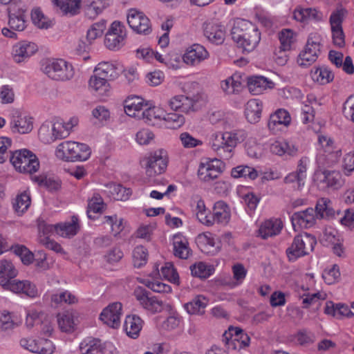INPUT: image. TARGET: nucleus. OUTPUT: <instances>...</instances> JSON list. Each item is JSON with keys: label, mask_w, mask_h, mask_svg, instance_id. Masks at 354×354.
<instances>
[{"label": "nucleus", "mask_w": 354, "mask_h": 354, "mask_svg": "<svg viewBox=\"0 0 354 354\" xmlns=\"http://www.w3.org/2000/svg\"><path fill=\"white\" fill-rule=\"evenodd\" d=\"M232 38L243 51H252L261 40V32L257 26L242 19L235 21L231 30Z\"/></svg>", "instance_id": "1"}, {"label": "nucleus", "mask_w": 354, "mask_h": 354, "mask_svg": "<svg viewBox=\"0 0 354 354\" xmlns=\"http://www.w3.org/2000/svg\"><path fill=\"white\" fill-rule=\"evenodd\" d=\"M41 70L48 77L57 82L69 81L75 75V68L73 64L59 58L42 59Z\"/></svg>", "instance_id": "2"}, {"label": "nucleus", "mask_w": 354, "mask_h": 354, "mask_svg": "<svg viewBox=\"0 0 354 354\" xmlns=\"http://www.w3.org/2000/svg\"><path fill=\"white\" fill-rule=\"evenodd\" d=\"M55 156L64 162L86 161L88 159V145L86 143L65 140L55 149Z\"/></svg>", "instance_id": "3"}, {"label": "nucleus", "mask_w": 354, "mask_h": 354, "mask_svg": "<svg viewBox=\"0 0 354 354\" xmlns=\"http://www.w3.org/2000/svg\"><path fill=\"white\" fill-rule=\"evenodd\" d=\"M317 243L315 237L308 233L297 235L290 245L286 249L287 257L290 261L308 255L311 252Z\"/></svg>", "instance_id": "4"}, {"label": "nucleus", "mask_w": 354, "mask_h": 354, "mask_svg": "<svg viewBox=\"0 0 354 354\" xmlns=\"http://www.w3.org/2000/svg\"><path fill=\"white\" fill-rule=\"evenodd\" d=\"M10 162L16 170L21 173H34L39 167V162L35 153L23 149L17 150L11 156Z\"/></svg>", "instance_id": "5"}, {"label": "nucleus", "mask_w": 354, "mask_h": 354, "mask_svg": "<svg viewBox=\"0 0 354 354\" xmlns=\"http://www.w3.org/2000/svg\"><path fill=\"white\" fill-rule=\"evenodd\" d=\"M206 100L207 96L203 93H197L192 97L184 95H176L169 100V104L174 111L187 113L197 111Z\"/></svg>", "instance_id": "6"}, {"label": "nucleus", "mask_w": 354, "mask_h": 354, "mask_svg": "<svg viewBox=\"0 0 354 354\" xmlns=\"http://www.w3.org/2000/svg\"><path fill=\"white\" fill-rule=\"evenodd\" d=\"M167 163V152L162 149L151 152L141 161L142 166L145 169L146 174L149 177L164 173Z\"/></svg>", "instance_id": "7"}, {"label": "nucleus", "mask_w": 354, "mask_h": 354, "mask_svg": "<svg viewBox=\"0 0 354 354\" xmlns=\"http://www.w3.org/2000/svg\"><path fill=\"white\" fill-rule=\"evenodd\" d=\"M38 51L37 44L30 40L23 39L12 44L10 55L14 63L20 64L27 62Z\"/></svg>", "instance_id": "8"}, {"label": "nucleus", "mask_w": 354, "mask_h": 354, "mask_svg": "<svg viewBox=\"0 0 354 354\" xmlns=\"http://www.w3.org/2000/svg\"><path fill=\"white\" fill-rule=\"evenodd\" d=\"M19 344L24 349L34 354H53L55 351V346L52 341L39 337H22Z\"/></svg>", "instance_id": "9"}, {"label": "nucleus", "mask_w": 354, "mask_h": 354, "mask_svg": "<svg viewBox=\"0 0 354 354\" xmlns=\"http://www.w3.org/2000/svg\"><path fill=\"white\" fill-rule=\"evenodd\" d=\"M124 26L120 21H113L105 35L104 44L110 50H118L124 45L126 38Z\"/></svg>", "instance_id": "10"}, {"label": "nucleus", "mask_w": 354, "mask_h": 354, "mask_svg": "<svg viewBox=\"0 0 354 354\" xmlns=\"http://www.w3.org/2000/svg\"><path fill=\"white\" fill-rule=\"evenodd\" d=\"M319 38L316 36L308 37L304 50L299 54L297 63L300 66L308 67L318 58L321 52Z\"/></svg>", "instance_id": "11"}, {"label": "nucleus", "mask_w": 354, "mask_h": 354, "mask_svg": "<svg viewBox=\"0 0 354 354\" xmlns=\"http://www.w3.org/2000/svg\"><path fill=\"white\" fill-rule=\"evenodd\" d=\"M223 342L227 345L228 348L240 350L249 346L250 337L241 328L230 326L228 330L223 335Z\"/></svg>", "instance_id": "12"}, {"label": "nucleus", "mask_w": 354, "mask_h": 354, "mask_svg": "<svg viewBox=\"0 0 354 354\" xmlns=\"http://www.w3.org/2000/svg\"><path fill=\"white\" fill-rule=\"evenodd\" d=\"M79 229V219L77 216H73L70 221L60 223L57 225L40 224V232L45 234V231H55L57 234L62 237L70 238L75 236Z\"/></svg>", "instance_id": "13"}, {"label": "nucleus", "mask_w": 354, "mask_h": 354, "mask_svg": "<svg viewBox=\"0 0 354 354\" xmlns=\"http://www.w3.org/2000/svg\"><path fill=\"white\" fill-rule=\"evenodd\" d=\"M134 296L139 304L152 314L160 313L163 309L162 301L157 297L152 296L151 293L142 287H138L134 290Z\"/></svg>", "instance_id": "14"}, {"label": "nucleus", "mask_w": 354, "mask_h": 354, "mask_svg": "<svg viewBox=\"0 0 354 354\" xmlns=\"http://www.w3.org/2000/svg\"><path fill=\"white\" fill-rule=\"evenodd\" d=\"M314 180L317 186L322 189H339L342 185L341 174L335 170H319L315 171Z\"/></svg>", "instance_id": "15"}, {"label": "nucleus", "mask_w": 354, "mask_h": 354, "mask_svg": "<svg viewBox=\"0 0 354 354\" xmlns=\"http://www.w3.org/2000/svg\"><path fill=\"white\" fill-rule=\"evenodd\" d=\"M127 22L130 28L138 34L149 35L152 30L149 19L136 9L129 10Z\"/></svg>", "instance_id": "16"}, {"label": "nucleus", "mask_w": 354, "mask_h": 354, "mask_svg": "<svg viewBox=\"0 0 354 354\" xmlns=\"http://www.w3.org/2000/svg\"><path fill=\"white\" fill-rule=\"evenodd\" d=\"M224 168V162L215 158L207 162H201L198 170V176L201 180L209 182L217 178Z\"/></svg>", "instance_id": "17"}, {"label": "nucleus", "mask_w": 354, "mask_h": 354, "mask_svg": "<svg viewBox=\"0 0 354 354\" xmlns=\"http://www.w3.org/2000/svg\"><path fill=\"white\" fill-rule=\"evenodd\" d=\"M57 140L67 138L79 124L77 116L73 115L66 119L55 118L52 119Z\"/></svg>", "instance_id": "18"}, {"label": "nucleus", "mask_w": 354, "mask_h": 354, "mask_svg": "<svg viewBox=\"0 0 354 354\" xmlns=\"http://www.w3.org/2000/svg\"><path fill=\"white\" fill-rule=\"evenodd\" d=\"M122 311V304L120 302L111 303L103 309L100 315V319L108 326L118 328L120 326Z\"/></svg>", "instance_id": "19"}, {"label": "nucleus", "mask_w": 354, "mask_h": 354, "mask_svg": "<svg viewBox=\"0 0 354 354\" xmlns=\"http://www.w3.org/2000/svg\"><path fill=\"white\" fill-rule=\"evenodd\" d=\"M43 299L50 301L54 306H59L63 304L72 305L78 303L79 301L74 293L64 289L48 290L44 295Z\"/></svg>", "instance_id": "20"}, {"label": "nucleus", "mask_w": 354, "mask_h": 354, "mask_svg": "<svg viewBox=\"0 0 354 354\" xmlns=\"http://www.w3.org/2000/svg\"><path fill=\"white\" fill-rule=\"evenodd\" d=\"M82 320L81 315L75 310H66L57 315V324L62 332L72 333Z\"/></svg>", "instance_id": "21"}, {"label": "nucleus", "mask_w": 354, "mask_h": 354, "mask_svg": "<svg viewBox=\"0 0 354 354\" xmlns=\"http://www.w3.org/2000/svg\"><path fill=\"white\" fill-rule=\"evenodd\" d=\"M6 290L30 298H35L39 295L36 285L28 280H13Z\"/></svg>", "instance_id": "22"}, {"label": "nucleus", "mask_w": 354, "mask_h": 354, "mask_svg": "<svg viewBox=\"0 0 354 354\" xmlns=\"http://www.w3.org/2000/svg\"><path fill=\"white\" fill-rule=\"evenodd\" d=\"M204 35L212 44L216 45L223 43L225 37V29L223 25L214 23H205Z\"/></svg>", "instance_id": "23"}, {"label": "nucleus", "mask_w": 354, "mask_h": 354, "mask_svg": "<svg viewBox=\"0 0 354 354\" xmlns=\"http://www.w3.org/2000/svg\"><path fill=\"white\" fill-rule=\"evenodd\" d=\"M209 57V53L204 46L195 44L183 55V61L187 64L194 66Z\"/></svg>", "instance_id": "24"}, {"label": "nucleus", "mask_w": 354, "mask_h": 354, "mask_svg": "<svg viewBox=\"0 0 354 354\" xmlns=\"http://www.w3.org/2000/svg\"><path fill=\"white\" fill-rule=\"evenodd\" d=\"M18 274V270L10 260L2 259L0 260V286L4 289L12 282Z\"/></svg>", "instance_id": "25"}, {"label": "nucleus", "mask_w": 354, "mask_h": 354, "mask_svg": "<svg viewBox=\"0 0 354 354\" xmlns=\"http://www.w3.org/2000/svg\"><path fill=\"white\" fill-rule=\"evenodd\" d=\"M316 217L315 209L309 207L304 211L295 212L291 216V221L294 227L298 225L300 227L308 228L315 224Z\"/></svg>", "instance_id": "26"}, {"label": "nucleus", "mask_w": 354, "mask_h": 354, "mask_svg": "<svg viewBox=\"0 0 354 354\" xmlns=\"http://www.w3.org/2000/svg\"><path fill=\"white\" fill-rule=\"evenodd\" d=\"M143 324L144 321L138 315H129L125 317L123 328L129 337L136 339L140 336Z\"/></svg>", "instance_id": "27"}, {"label": "nucleus", "mask_w": 354, "mask_h": 354, "mask_svg": "<svg viewBox=\"0 0 354 354\" xmlns=\"http://www.w3.org/2000/svg\"><path fill=\"white\" fill-rule=\"evenodd\" d=\"M25 6L17 9L12 8L8 12V25L12 30L23 31L26 27Z\"/></svg>", "instance_id": "28"}, {"label": "nucleus", "mask_w": 354, "mask_h": 354, "mask_svg": "<svg viewBox=\"0 0 354 354\" xmlns=\"http://www.w3.org/2000/svg\"><path fill=\"white\" fill-rule=\"evenodd\" d=\"M52 3L63 15L75 16L81 9V0H52Z\"/></svg>", "instance_id": "29"}, {"label": "nucleus", "mask_w": 354, "mask_h": 354, "mask_svg": "<svg viewBox=\"0 0 354 354\" xmlns=\"http://www.w3.org/2000/svg\"><path fill=\"white\" fill-rule=\"evenodd\" d=\"M95 75H99L106 79L113 80L120 75L118 64L111 62H100L93 71Z\"/></svg>", "instance_id": "30"}, {"label": "nucleus", "mask_w": 354, "mask_h": 354, "mask_svg": "<svg viewBox=\"0 0 354 354\" xmlns=\"http://www.w3.org/2000/svg\"><path fill=\"white\" fill-rule=\"evenodd\" d=\"M274 83L263 76H253L248 79V86L253 95H259L268 88H272Z\"/></svg>", "instance_id": "31"}, {"label": "nucleus", "mask_w": 354, "mask_h": 354, "mask_svg": "<svg viewBox=\"0 0 354 354\" xmlns=\"http://www.w3.org/2000/svg\"><path fill=\"white\" fill-rule=\"evenodd\" d=\"M147 106V104H144V100L138 96L129 97L124 102L125 113L133 118H140L143 108Z\"/></svg>", "instance_id": "32"}, {"label": "nucleus", "mask_w": 354, "mask_h": 354, "mask_svg": "<svg viewBox=\"0 0 354 354\" xmlns=\"http://www.w3.org/2000/svg\"><path fill=\"white\" fill-rule=\"evenodd\" d=\"M283 228V223L280 219H270L263 222L259 230V236L263 239L279 234Z\"/></svg>", "instance_id": "33"}, {"label": "nucleus", "mask_w": 354, "mask_h": 354, "mask_svg": "<svg viewBox=\"0 0 354 354\" xmlns=\"http://www.w3.org/2000/svg\"><path fill=\"white\" fill-rule=\"evenodd\" d=\"M225 139L228 140V143L227 144L226 147H235L237 144V138L236 135L230 133V132H218L213 133L211 136L210 140H209V145L211 146L212 149L217 153L218 155V152L220 151L221 148V142H223Z\"/></svg>", "instance_id": "34"}, {"label": "nucleus", "mask_w": 354, "mask_h": 354, "mask_svg": "<svg viewBox=\"0 0 354 354\" xmlns=\"http://www.w3.org/2000/svg\"><path fill=\"white\" fill-rule=\"evenodd\" d=\"M263 104L257 99L250 100L245 104V115L251 124L257 123L261 117Z\"/></svg>", "instance_id": "35"}, {"label": "nucleus", "mask_w": 354, "mask_h": 354, "mask_svg": "<svg viewBox=\"0 0 354 354\" xmlns=\"http://www.w3.org/2000/svg\"><path fill=\"white\" fill-rule=\"evenodd\" d=\"M230 209L229 206L223 201L215 203L213 207V224L218 223L226 225L230 220Z\"/></svg>", "instance_id": "36"}, {"label": "nucleus", "mask_w": 354, "mask_h": 354, "mask_svg": "<svg viewBox=\"0 0 354 354\" xmlns=\"http://www.w3.org/2000/svg\"><path fill=\"white\" fill-rule=\"evenodd\" d=\"M290 122L289 113L284 109H279L271 114L268 122V127L270 131L275 133L279 130V126H287Z\"/></svg>", "instance_id": "37"}, {"label": "nucleus", "mask_w": 354, "mask_h": 354, "mask_svg": "<svg viewBox=\"0 0 354 354\" xmlns=\"http://www.w3.org/2000/svg\"><path fill=\"white\" fill-rule=\"evenodd\" d=\"M10 128L14 133H28L33 128V118L28 115H21L11 122Z\"/></svg>", "instance_id": "38"}, {"label": "nucleus", "mask_w": 354, "mask_h": 354, "mask_svg": "<svg viewBox=\"0 0 354 354\" xmlns=\"http://www.w3.org/2000/svg\"><path fill=\"white\" fill-rule=\"evenodd\" d=\"M31 205V196L28 189L19 192L12 201V207L19 216L24 214Z\"/></svg>", "instance_id": "39"}, {"label": "nucleus", "mask_w": 354, "mask_h": 354, "mask_svg": "<svg viewBox=\"0 0 354 354\" xmlns=\"http://www.w3.org/2000/svg\"><path fill=\"white\" fill-rule=\"evenodd\" d=\"M21 323L17 315L3 310L0 311V328L3 331L12 330Z\"/></svg>", "instance_id": "40"}, {"label": "nucleus", "mask_w": 354, "mask_h": 354, "mask_svg": "<svg viewBox=\"0 0 354 354\" xmlns=\"http://www.w3.org/2000/svg\"><path fill=\"white\" fill-rule=\"evenodd\" d=\"M50 232L45 231V234L42 232H40V225H39V236L38 241L40 243L44 245L46 248L50 249L57 254H60L64 259L68 258L67 252L62 248V247L57 242L50 239L48 234Z\"/></svg>", "instance_id": "41"}, {"label": "nucleus", "mask_w": 354, "mask_h": 354, "mask_svg": "<svg viewBox=\"0 0 354 354\" xmlns=\"http://www.w3.org/2000/svg\"><path fill=\"white\" fill-rule=\"evenodd\" d=\"M54 129L52 120L44 122L39 129V140L44 144H51L57 140Z\"/></svg>", "instance_id": "42"}, {"label": "nucleus", "mask_w": 354, "mask_h": 354, "mask_svg": "<svg viewBox=\"0 0 354 354\" xmlns=\"http://www.w3.org/2000/svg\"><path fill=\"white\" fill-rule=\"evenodd\" d=\"M32 24L40 29H48L53 26V21L44 15L40 8L35 7L30 13Z\"/></svg>", "instance_id": "43"}, {"label": "nucleus", "mask_w": 354, "mask_h": 354, "mask_svg": "<svg viewBox=\"0 0 354 354\" xmlns=\"http://www.w3.org/2000/svg\"><path fill=\"white\" fill-rule=\"evenodd\" d=\"M315 211L317 217L319 218H330L335 215L331 201L326 198H321L317 201Z\"/></svg>", "instance_id": "44"}, {"label": "nucleus", "mask_w": 354, "mask_h": 354, "mask_svg": "<svg viewBox=\"0 0 354 354\" xmlns=\"http://www.w3.org/2000/svg\"><path fill=\"white\" fill-rule=\"evenodd\" d=\"M174 252L176 257L182 259H187L192 254L187 241L179 236L174 237Z\"/></svg>", "instance_id": "45"}, {"label": "nucleus", "mask_w": 354, "mask_h": 354, "mask_svg": "<svg viewBox=\"0 0 354 354\" xmlns=\"http://www.w3.org/2000/svg\"><path fill=\"white\" fill-rule=\"evenodd\" d=\"M238 75H232L221 82L222 90L227 95L238 94L242 89V84Z\"/></svg>", "instance_id": "46"}, {"label": "nucleus", "mask_w": 354, "mask_h": 354, "mask_svg": "<svg viewBox=\"0 0 354 354\" xmlns=\"http://www.w3.org/2000/svg\"><path fill=\"white\" fill-rule=\"evenodd\" d=\"M293 17L301 22L312 19L319 21L322 19V14L315 8H299L294 11Z\"/></svg>", "instance_id": "47"}, {"label": "nucleus", "mask_w": 354, "mask_h": 354, "mask_svg": "<svg viewBox=\"0 0 354 354\" xmlns=\"http://www.w3.org/2000/svg\"><path fill=\"white\" fill-rule=\"evenodd\" d=\"M32 180L37 183L39 185L46 187L50 191H56L61 187L60 180L54 176L47 175H39L32 177Z\"/></svg>", "instance_id": "48"}, {"label": "nucleus", "mask_w": 354, "mask_h": 354, "mask_svg": "<svg viewBox=\"0 0 354 354\" xmlns=\"http://www.w3.org/2000/svg\"><path fill=\"white\" fill-rule=\"evenodd\" d=\"M165 115L164 112L158 107H147L141 113V116L145 122L149 125H156L157 120H163V115Z\"/></svg>", "instance_id": "49"}, {"label": "nucleus", "mask_w": 354, "mask_h": 354, "mask_svg": "<svg viewBox=\"0 0 354 354\" xmlns=\"http://www.w3.org/2000/svg\"><path fill=\"white\" fill-rule=\"evenodd\" d=\"M312 78L320 83L321 84H326L331 82L334 79V74L326 66H321L316 68L314 71H311Z\"/></svg>", "instance_id": "50"}, {"label": "nucleus", "mask_w": 354, "mask_h": 354, "mask_svg": "<svg viewBox=\"0 0 354 354\" xmlns=\"http://www.w3.org/2000/svg\"><path fill=\"white\" fill-rule=\"evenodd\" d=\"M26 312V326L31 329L41 322V311L33 306L25 308Z\"/></svg>", "instance_id": "51"}, {"label": "nucleus", "mask_w": 354, "mask_h": 354, "mask_svg": "<svg viewBox=\"0 0 354 354\" xmlns=\"http://www.w3.org/2000/svg\"><path fill=\"white\" fill-rule=\"evenodd\" d=\"M92 115L95 121L93 125L97 127H102L107 124L110 119L109 111L103 106H97L92 111Z\"/></svg>", "instance_id": "52"}, {"label": "nucleus", "mask_w": 354, "mask_h": 354, "mask_svg": "<svg viewBox=\"0 0 354 354\" xmlns=\"http://www.w3.org/2000/svg\"><path fill=\"white\" fill-rule=\"evenodd\" d=\"M109 80H110L103 77L95 75L94 74L93 76L90 78V85L98 95H105L110 89V85L108 82Z\"/></svg>", "instance_id": "53"}, {"label": "nucleus", "mask_w": 354, "mask_h": 354, "mask_svg": "<svg viewBox=\"0 0 354 354\" xmlns=\"http://www.w3.org/2000/svg\"><path fill=\"white\" fill-rule=\"evenodd\" d=\"M207 304L205 297L201 295L196 296L189 303L185 304V308L189 314L203 313Z\"/></svg>", "instance_id": "54"}, {"label": "nucleus", "mask_w": 354, "mask_h": 354, "mask_svg": "<svg viewBox=\"0 0 354 354\" xmlns=\"http://www.w3.org/2000/svg\"><path fill=\"white\" fill-rule=\"evenodd\" d=\"M270 151L272 153L282 156L283 154H288L289 156H294L297 152V149L294 145H290L286 141H276L270 146Z\"/></svg>", "instance_id": "55"}, {"label": "nucleus", "mask_w": 354, "mask_h": 354, "mask_svg": "<svg viewBox=\"0 0 354 354\" xmlns=\"http://www.w3.org/2000/svg\"><path fill=\"white\" fill-rule=\"evenodd\" d=\"M231 175L235 178L243 177L250 180H254L258 176V171L253 167L239 165L232 169Z\"/></svg>", "instance_id": "56"}, {"label": "nucleus", "mask_w": 354, "mask_h": 354, "mask_svg": "<svg viewBox=\"0 0 354 354\" xmlns=\"http://www.w3.org/2000/svg\"><path fill=\"white\" fill-rule=\"evenodd\" d=\"M163 120L165 122V127L172 129L180 128L185 122L184 116L177 113H165Z\"/></svg>", "instance_id": "57"}, {"label": "nucleus", "mask_w": 354, "mask_h": 354, "mask_svg": "<svg viewBox=\"0 0 354 354\" xmlns=\"http://www.w3.org/2000/svg\"><path fill=\"white\" fill-rule=\"evenodd\" d=\"M12 250L20 258L23 264L28 266L34 261L35 255L26 246L17 245L12 248Z\"/></svg>", "instance_id": "58"}, {"label": "nucleus", "mask_w": 354, "mask_h": 354, "mask_svg": "<svg viewBox=\"0 0 354 354\" xmlns=\"http://www.w3.org/2000/svg\"><path fill=\"white\" fill-rule=\"evenodd\" d=\"M280 49L290 50L292 45L295 41V35L290 29H283L279 33Z\"/></svg>", "instance_id": "59"}, {"label": "nucleus", "mask_w": 354, "mask_h": 354, "mask_svg": "<svg viewBox=\"0 0 354 354\" xmlns=\"http://www.w3.org/2000/svg\"><path fill=\"white\" fill-rule=\"evenodd\" d=\"M34 262L35 266L40 270H47L53 266L55 260L48 257L43 251H38L35 254Z\"/></svg>", "instance_id": "60"}, {"label": "nucleus", "mask_w": 354, "mask_h": 354, "mask_svg": "<svg viewBox=\"0 0 354 354\" xmlns=\"http://www.w3.org/2000/svg\"><path fill=\"white\" fill-rule=\"evenodd\" d=\"M214 269L210 266L206 265L203 262H199L190 266V270L192 276L201 279L209 277Z\"/></svg>", "instance_id": "61"}, {"label": "nucleus", "mask_w": 354, "mask_h": 354, "mask_svg": "<svg viewBox=\"0 0 354 354\" xmlns=\"http://www.w3.org/2000/svg\"><path fill=\"white\" fill-rule=\"evenodd\" d=\"M148 252L142 245L136 246L133 251V266L136 268H140L145 265L147 261Z\"/></svg>", "instance_id": "62"}, {"label": "nucleus", "mask_w": 354, "mask_h": 354, "mask_svg": "<svg viewBox=\"0 0 354 354\" xmlns=\"http://www.w3.org/2000/svg\"><path fill=\"white\" fill-rule=\"evenodd\" d=\"M110 192L113 198L117 201H126L131 194L130 189H127L118 184H113L110 186Z\"/></svg>", "instance_id": "63"}, {"label": "nucleus", "mask_w": 354, "mask_h": 354, "mask_svg": "<svg viewBox=\"0 0 354 354\" xmlns=\"http://www.w3.org/2000/svg\"><path fill=\"white\" fill-rule=\"evenodd\" d=\"M295 338L299 344L306 346L313 344L315 341L314 333L306 328L299 330L297 333Z\"/></svg>", "instance_id": "64"}]
</instances>
